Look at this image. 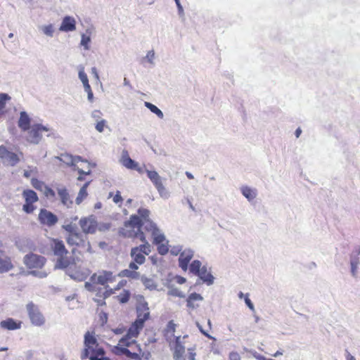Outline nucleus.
I'll return each instance as SVG.
<instances>
[{
  "instance_id": "obj_40",
  "label": "nucleus",
  "mask_w": 360,
  "mask_h": 360,
  "mask_svg": "<svg viewBox=\"0 0 360 360\" xmlns=\"http://www.w3.org/2000/svg\"><path fill=\"white\" fill-rule=\"evenodd\" d=\"M155 53L153 50H150L147 52L146 56L143 58V61H147L152 65H155Z\"/></svg>"
},
{
  "instance_id": "obj_35",
  "label": "nucleus",
  "mask_w": 360,
  "mask_h": 360,
  "mask_svg": "<svg viewBox=\"0 0 360 360\" xmlns=\"http://www.w3.org/2000/svg\"><path fill=\"white\" fill-rule=\"evenodd\" d=\"M202 267L203 266L202 265V262L200 260L195 259L191 262L190 265H188V269L189 270L190 273L195 276L198 273H199Z\"/></svg>"
},
{
  "instance_id": "obj_39",
  "label": "nucleus",
  "mask_w": 360,
  "mask_h": 360,
  "mask_svg": "<svg viewBox=\"0 0 360 360\" xmlns=\"http://www.w3.org/2000/svg\"><path fill=\"white\" fill-rule=\"evenodd\" d=\"M132 349L136 350L134 352H131L129 359L134 360H141V354L142 352L141 348L139 345H136V347L132 348Z\"/></svg>"
},
{
  "instance_id": "obj_48",
  "label": "nucleus",
  "mask_w": 360,
  "mask_h": 360,
  "mask_svg": "<svg viewBox=\"0 0 360 360\" xmlns=\"http://www.w3.org/2000/svg\"><path fill=\"white\" fill-rule=\"evenodd\" d=\"M106 120H101L98 122H96L95 128L96 129L100 132L102 133L104 131V128L106 127Z\"/></svg>"
},
{
  "instance_id": "obj_8",
  "label": "nucleus",
  "mask_w": 360,
  "mask_h": 360,
  "mask_svg": "<svg viewBox=\"0 0 360 360\" xmlns=\"http://www.w3.org/2000/svg\"><path fill=\"white\" fill-rule=\"evenodd\" d=\"M27 311L29 318L32 325L35 326H41L45 323V318L40 312L37 306L30 302L27 304Z\"/></svg>"
},
{
  "instance_id": "obj_55",
  "label": "nucleus",
  "mask_w": 360,
  "mask_h": 360,
  "mask_svg": "<svg viewBox=\"0 0 360 360\" xmlns=\"http://www.w3.org/2000/svg\"><path fill=\"white\" fill-rule=\"evenodd\" d=\"M118 297L121 303H126L129 299V293L128 292H125L123 295H120Z\"/></svg>"
},
{
  "instance_id": "obj_12",
  "label": "nucleus",
  "mask_w": 360,
  "mask_h": 360,
  "mask_svg": "<svg viewBox=\"0 0 360 360\" xmlns=\"http://www.w3.org/2000/svg\"><path fill=\"white\" fill-rule=\"evenodd\" d=\"M194 256V250L190 248H186L183 250L181 255L178 259L179 266L184 271H186L188 269V265L191 260Z\"/></svg>"
},
{
  "instance_id": "obj_26",
  "label": "nucleus",
  "mask_w": 360,
  "mask_h": 360,
  "mask_svg": "<svg viewBox=\"0 0 360 360\" xmlns=\"http://www.w3.org/2000/svg\"><path fill=\"white\" fill-rule=\"evenodd\" d=\"M240 191L243 195L248 200H253L257 195V191L255 188H250L247 186H242Z\"/></svg>"
},
{
  "instance_id": "obj_28",
  "label": "nucleus",
  "mask_w": 360,
  "mask_h": 360,
  "mask_svg": "<svg viewBox=\"0 0 360 360\" xmlns=\"http://www.w3.org/2000/svg\"><path fill=\"white\" fill-rule=\"evenodd\" d=\"M143 324L135 321L128 329L127 333L126 335L135 339L138 337L140 330L143 328Z\"/></svg>"
},
{
  "instance_id": "obj_43",
  "label": "nucleus",
  "mask_w": 360,
  "mask_h": 360,
  "mask_svg": "<svg viewBox=\"0 0 360 360\" xmlns=\"http://www.w3.org/2000/svg\"><path fill=\"white\" fill-rule=\"evenodd\" d=\"M31 184L34 188L39 191H43L46 186L42 181L34 178L32 179Z\"/></svg>"
},
{
  "instance_id": "obj_25",
  "label": "nucleus",
  "mask_w": 360,
  "mask_h": 360,
  "mask_svg": "<svg viewBox=\"0 0 360 360\" xmlns=\"http://www.w3.org/2000/svg\"><path fill=\"white\" fill-rule=\"evenodd\" d=\"M203 300V297L198 293L193 292L189 295L187 298V307L191 309H196L199 307L198 302H202Z\"/></svg>"
},
{
  "instance_id": "obj_63",
  "label": "nucleus",
  "mask_w": 360,
  "mask_h": 360,
  "mask_svg": "<svg viewBox=\"0 0 360 360\" xmlns=\"http://www.w3.org/2000/svg\"><path fill=\"white\" fill-rule=\"evenodd\" d=\"M245 304H247V306L251 309V310H254L255 309V307H254V304H252V302H251V300L248 297H246L245 299Z\"/></svg>"
},
{
  "instance_id": "obj_53",
  "label": "nucleus",
  "mask_w": 360,
  "mask_h": 360,
  "mask_svg": "<svg viewBox=\"0 0 360 360\" xmlns=\"http://www.w3.org/2000/svg\"><path fill=\"white\" fill-rule=\"evenodd\" d=\"M91 117L94 119L96 122L101 120V117L102 115V112L98 110H94L91 112Z\"/></svg>"
},
{
  "instance_id": "obj_21",
  "label": "nucleus",
  "mask_w": 360,
  "mask_h": 360,
  "mask_svg": "<svg viewBox=\"0 0 360 360\" xmlns=\"http://www.w3.org/2000/svg\"><path fill=\"white\" fill-rule=\"evenodd\" d=\"M120 162L124 167L129 169H134V168H136L138 163L129 157L128 151L126 150H122L120 159Z\"/></svg>"
},
{
  "instance_id": "obj_1",
  "label": "nucleus",
  "mask_w": 360,
  "mask_h": 360,
  "mask_svg": "<svg viewBox=\"0 0 360 360\" xmlns=\"http://www.w3.org/2000/svg\"><path fill=\"white\" fill-rule=\"evenodd\" d=\"M150 212L148 209L139 208V215H131L129 221L125 222V227L131 228L135 231H141V228L151 233L153 243L158 246V252L161 255H165L169 252V241L165 234L150 219Z\"/></svg>"
},
{
  "instance_id": "obj_16",
  "label": "nucleus",
  "mask_w": 360,
  "mask_h": 360,
  "mask_svg": "<svg viewBox=\"0 0 360 360\" xmlns=\"http://www.w3.org/2000/svg\"><path fill=\"white\" fill-rule=\"evenodd\" d=\"M137 319L136 321L141 324H144V322L149 319L150 311L148 306V303L145 301L140 302L136 307Z\"/></svg>"
},
{
  "instance_id": "obj_36",
  "label": "nucleus",
  "mask_w": 360,
  "mask_h": 360,
  "mask_svg": "<svg viewBox=\"0 0 360 360\" xmlns=\"http://www.w3.org/2000/svg\"><path fill=\"white\" fill-rule=\"evenodd\" d=\"M41 30L46 36L53 37L55 32L54 26L52 24L44 25L39 27Z\"/></svg>"
},
{
  "instance_id": "obj_4",
  "label": "nucleus",
  "mask_w": 360,
  "mask_h": 360,
  "mask_svg": "<svg viewBox=\"0 0 360 360\" xmlns=\"http://www.w3.org/2000/svg\"><path fill=\"white\" fill-rule=\"evenodd\" d=\"M104 349L99 345L94 333L87 331L84 337V349L80 355L82 360L88 359L94 354H105Z\"/></svg>"
},
{
  "instance_id": "obj_17",
  "label": "nucleus",
  "mask_w": 360,
  "mask_h": 360,
  "mask_svg": "<svg viewBox=\"0 0 360 360\" xmlns=\"http://www.w3.org/2000/svg\"><path fill=\"white\" fill-rule=\"evenodd\" d=\"M86 239L87 238L86 236L78 231L73 234L68 235L66 240L70 245L85 247Z\"/></svg>"
},
{
  "instance_id": "obj_5",
  "label": "nucleus",
  "mask_w": 360,
  "mask_h": 360,
  "mask_svg": "<svg viewBox=\"0 0 360 360\" xmlns=\"http://www.w3.org/2000/svg\"><path fill=\"white\" fill-rule=\"evenodd\" d=\"M186 338H188V335H184L183 338L181 336L176 337L173 354L175 360H186V358L188 360H195L196 354L194 347L188 348V355L186 354L184 340Z\"/></svg>"
},
{
  "instance_id": "obj_62",
  "label": "nucleus",
  "mask_w": 360,
  "mask_h": 360,
  "mask_svg": "<svg viewBox=\"0 0 360 360\" xmlns=\"http://www.w3.org/2000/svg\"><path fill=\"white\" fill-rule=\"evenodd\" d=\"M87 93V98L88 101L91 103L93 102L94 100V94L92 92L91 89H89V90L85 91Z\"/></svg>"
},
{
  "instance_id": "obj_50",
  "label": "nucleus",
  "mask_w": 360,
  "mask_h": 360,
  "mask_svg": "<svg viewBox=\"0 0 360 360\" xmlns=\"http://www.w3.org/2000/svg\"><path fill=\"white\" fill-rule=\"evenodd\" d=\"M34 210L35 206L33 205V203L25 202L22 206V210L27 214L32 213Z\"/></svg>"
},
{
  "instance_id": "obj_52",
  "label": "nucleus",
  "mask_w": 360,
  "mask_h": 360,
  "mask_svg": "<svg viewBox=\"0 0 360 360\" xmlns=\"http://www.w3.org/2000/svg\"><path fill=\"white\" fill-rule=\"evenodd\" d=\"M89 359L90 360H110L108 357L105 356V354L98 355L97 354L91 355Z\"/></svg>"
},
{
  "instance_id": "obj_54",
  "label": "nucleus",
  "mask_w": 360,
  "mask_h": 360,
  "mask_svg": "<svg viewBox=\"0 0 360 360\" xmlns=\"http://www.w3.org/2000/svg\"><path fill=\"white\" fill-rule=\"evenodd\" d=\"M229 360H241V356L237 352H231L229 354Z\"/></svg>"
},
{
  "instance_id": "obj_32",
  "label": "nucleus",
  "mask_w": 360,
  "mask_h": 360,
  "mask_svg": "<svg viewBox=\"0 0 360 360\" xmlns=\"http://www.w3.org/2000/svg\"><path fill=\"white\" fill-rule=\"evenodd\" d=\"M89 185V181L85 183L83 186L80 188L78 195L75 199V202L77 205H80L82 201L87 197V187Z\"/></svg>"
},
{
  "instance_id": "obj_11",
  "label": "nucleus",
  "mask_w": 360,
  "mask_h": 360,
  "mask_svg": "<svg viewBox=\"0 0 360 360\" xmlns=\"http://www.w3.org/2000/svg\"><path fill=\"white\" fill-rule=\"evenodd\" d=\"M20 156H22V153H20L19 155L9 151L4 146H0V159L4 163L8 165L15 166L20 161Z\"/></svg>"
},
{
  "instance_id": "obj_14",
  "label": "nucleus",
  "mask_w": 360,
  "mask_h": 360,
  "mask_svg": "<svg viewBox=\"0 0 360 360\" xmlns=\"http://www.w3.org/2000/svg\"><path fill=\"white\" fill-rule=\"evenodd\" d=\"M114 280V276L110 271H103L98 274H94L91 277V281L93 283L105 285L108 283H111Z\"/></svg>"
},
{
  "instance_id": "obj_31",
  "label": "nucleus",
  "mask_w": 360,
  "mask_h": 360,
  "mask_svg": "<svg viewBox=\"0 0 360 360\" xmlns=\"http://www.w3.org/2000/svg\"><path fill=\"white\" fill-rule=\"evenodd\" d=\"M13 268L11 261L9 258L0 257V274L6 273Z\"/></svg>"
},
{
  "instance_id": "obj_60",
  "label": "nucleus",
  "mask_w": 360,
  "mask_h": 360,
  "mask_svg": "<svg viewBox=\"0 0 360 360\" xmlns=\"http://www.w3.org/2000/svg\"><path fill=\"white\" fill-rule=\"evenodd\" d=\"M122 201V198L120 195V191H117L115 195L113 197V202L116 204Z\"/></svg>"
},
{
  "instance_id": "obj_6",
  "label": "nucleus",
  "mask_w": 360,
  "mask_h": 360,
  "mask_svg": "<svg viewBox=\"0 0 360 360\" xmlns=\"http://www.w3.org/2000/svg\"><path fill=\"white\" fill-rule=\"evenodd\" d=\"M146 174L148 178L157 189L160 196L163 199H168L170 197V193L163 185V179L159 174L155 170H147Z\"/></svg>"
},
{
  "instance_id": "obj_41",
  "label": "nucleus",
  "mask_w": 360,
  "mask_h": 360,
  "mask_svg": "<svg viewBox=\"0 0 360 360\" xmlns=\"http://www.w3.org/2000/svg\"><path fill=\"white\" fill-rule=\"evenodd\" d=\"M90 35H86L85 34H82L80 44L84 48L85 50H89L90 47L89 44L90 43Z\"/></svg>"
},
{
  "instance_id": "obj_20",
  "label": "nucleus",
  "mask_w": 360,
  "mask_h": 360,
  "mask_svg": "<svg viewBox=\"0 0 360 360\" xmlns=\"http://www.w3.org/2000/svg\"><path fill=\"white\" fill-rule=\"evenodd\" d=\"M76 29V21L71 16H65L62 20L59 30L61 32H72Z\"/></svg>"
},
{
  "instance_id": "obj_56",
  "label": "nucleus",
  "mask_w": 360,
  "mask_h": 360,
  "mask_svg": "<svg viewBox=\"0 0 360 360\" xmlns=\"http://www.w3.org/2000/svg\"><path fill=\"white\" fill-rule=\"evenodd\" d=\"M44 190V193L46 196H51L54 197L55 196V192L53 189L48 187L47 186H45Z\"/></svg>"
},
{
  "instance_id": "obj_59",
  "label": "nucleus",
  "mask_w": 360,
  "mask_h": 360,
  "mask_svg": "<svg viewBox=\"0 0 360 360\" xmlns=\"http://www.w3.org/2000/svg\"><path fill=\"white\" fill-rule=\"evenodd\" d=\"M196 326L198 328V329L200 330V331L205 335L206 336L207 338H210V339H213V337H212L210 335H209L207 332H205L201 325L198 323V322H196Z\"/></svg>"
},
{
  "instance_id": "obj_37",
  "label": "nucleus",
  "mask_w": 360,
  "mask_h": 360,
  "mask_svg": "<svg viewBox=\"0 0 360 360\" xmlns=\"http://www.w3.org/2000/svg\"><path fill=\"white\" fill-rule=\"evenodd\" d=\"M141 281L146 288L150 290H154L157 288V284L153 278L142 276Z\"/></svg>"
},
{
  "instance_id": "obj_7",
  "label": "nucleus",
  "mask_w": 360,
  "mask_h": 360,
  "mask_svg": "<svg viewBox=\"0 0 360 360\" xmlns=\"http://www.w3.org/2000/svg\"><path fill=\"white\" fill-rule=\"evenodd\" d=\"M43 131L50 132L47 136L53 134V130L46 126L40 124H34L28 132L27 141L32 143L38 144L42 137Z\"/></svg>"
},
{
  "instance_id": "obj_9",
  "label": "nucleus",
  "mask_w": 360,
  "mask_h": 360,
  "mask_svg": "<svg viewBox=\"0 0 360 360\" xmlns=\"http://www.w3.org/2000/svg\"><path fill=\"white\" fill-rule=\"evenodd\" d=\"M46 259L41 255L30 253L23 258V263L28 269H41L46 264Z\"/></svg>"
},
{
  "instance_id": "obj_29",
  "label": "nucleus",
  "mask_w": 360,
  "mask_h": 360,
  "mask_svg": "<svg viewBox=\"0 0 360 360\" xmlns=\"http://www.w3.org/2000/svg\"><path fill=\"white\" fill-rule=\"evenodd\" d=\"M0 326L7 330H16L20 328L21 326L20 323H17L11 318L1 321Z\"/></svg>"
},
{
  "instance_id": "obj_22",
  "label": "nucleus",
  "mask_w": 360,
  "mask_h": 360,
  "mask_svg": "<svg viewBox=\"0 0 360 360\" xmlns=\"http://www.w3.org/2000/svg\"><path fill=\"white\" fill-rule=\"evenodd\" d=\"M57 193L62 204L67 207H70L72 205V200L70 199L66 188L65 186H58L57 188Z\"/></svg>"
},
{
  "instance_id": "obj_23",
  "label": "nucleus",
  "mask_w": 360,
  "mask_h": 360,
  "mask_svg": "<svg viewBox=\"0 0 360 360\" xmlns=\"http://www.w3.org/2000/svg\"><path fill=\"white\" fill-rule=\"evenodd\" d=\"M138 269L139 266L136 264L131 262L129 265V269L122 271L120 276L136 279L139 277V273L136 271Z\"/></svg>"
},
{
  "instance_id": "obj_13",
  "label": "nucleus",
  "mask_w": 360,
  "mask_h": 360,
  "mask_svg": "<svg viewBox=\"0 0 360 360\" xmlns=\"http://www.w3.org/2000/svg\"><path fill=\"white\" fill-rule=\"evenodd\" d=\"M52 249L54 255L58 257L56 262H58L62 259L64 260L71 259V258H69L67 256L68 251L65 248L63 241L59 240H54L52 245Z\"/></svg>"
},
{
  "instance_id": "obj_47",
  "label": "nucleus",
  "mask_w": 360,
  "mask_h": 360,
  "mask_svg": "<svg viewBox=\"0 0 360 360\" xmlns=\"http://www.w3.org/2000/svg\"><path fill=\"white\" fill-rule=\"evenodd\" d=\"M183 247L182 245H174V246H172L170 249V253L171 255H174V256H177V255H181V253L183 251Z\"/></svg>"
},
{
  "instance_id": "obj_44",
  "label": "nucleus",
  "mask_w": 360,
  "mask_h": 360,
  "mask_svg": "<svg viewBox=\"0 0 360 360\" xmlns=\"http://www.w3.org/2000/svg\"><path fill=\"white\" fill-rule=\"evenodd\" d=\"M27 275H32L33 276L39 278H46L48 276V273L45 271H36L32 270L27 273Z\"/></svg>"
},
{
  "instance_id": "obj_3",
  "label": "nucleus",
  "mask_w": 360,
  "mask_h": 360,
  "mask_svg": "<svg viewBox=\"0 0 360 360\" xmlns=\"http://www.w3.org/2000/svg\"><path fill=\"white\" fill-rule=\"evenodd\" d=\"M79 259L76 257H71L70 260L60 259L56 262L54 269H63L65 271V274L69 276L72 279L77 281H84L90 274L91 271L88 268L78 266L77 263Z\"/></svg>"
},
{
  "instance_id": "obj_42",
  "label": "nucleus",
  "mask_w": 360,
  "mask_h": 360,
  "mask_svg": "<svg viewBox=\"0 0 360 360\" xmlns=\"http://www.w3.org/2000/svg\"><path fill=\"white\" fill-rule=\"evenodd\" d=\"M63 229L69 233L68 235H71L73 234L74 233L78 232L77 226H76V224H73L72 222L67 224H64L63 226Z\"/></svg>"
},
{
  "instance_id": "obj_18",
  "label": "nucleus",
  "mask_w": 360,
  "mask_h": 360,
  "mask_svg": "<svg viewBox=\"0 0 360 360\" xmlns=\"http://www.w3.org/2000/svg\"><path fill=\"white\" fill-rule=\"evenodd\" d=\"M359 255L360 247L358 246L355 248L350 255L351 274L354 277H356L357 275L359 264L360 263Z\"/></svg>"
},
{
  "instance_id": "obj_24",
  "label": "nucleus",
  "mask_w": 360,
  "mask_h": 360,
  "mask_svg": "<svg viewBox=\"0 0 360 360\" xmlns=\"http://www.w3.org/2000/svg\"><path fill=\"white\" fill-rule=\"evenodd\" d=\"M61 162L67 165L76 166L79 162H85L80 156H72L70 154H62L60 158H58Z\"/></svg>"
},
{
  "instance_id": "obj_27",
  "label": "nucleus",
  "mask_w": 360,
  "mask_h": 360,
  "mask_svg": "<svg viewBox=\"0 0 360 360\" xmlns=\"http://www.w3.org/2000/svg\"><path fill=\"white\" fill-rule=\"evenodd\" d=\"M30 119L28 115L24 111L21 112L20 119L18 120V127L22 131H27L30 129Z\"/></svg>"
},
{
  "instance_id": "obj_58",
  "label": "nucleus",
  "mask_w": 360,
  "mask_h": 360,
  "mask_svg": "<svg viewBox=\"0 0 360 360\" xmlns=\"http://www.w3.org/2000/svg\"><path fill=\"white\" fill-rule=\"evenodd\" d=\"M95 283H91L89 282H86L84 284L85 288L89 291H94L96 290V287L94 285Z\"/></svg>"
},
{
  "instance_id": "obj_45",
  "label": "nucleus",
  "mask_w": 360,
  "mask_h": 360,
  "mask_svg": "<svg viewBox=\"0 0 360 360\" xmlns=\"http://www.w3.org/2000/svg\"><path fill=\"white\" fill-rule=\"evenodd\" d=\"M84 162H86V163L87 164V168H88V170H87V171H84V170H83L82 169L77 168V171H78V172H79V174L80 175H82V174H86V175H87V174H91V169H90V167H92L93 165H92L91 163L88 162L87 161H85ZM75 169H76V168H75ZM83 179H83V177H82V176H79L77 178V180H78V181H82Z\"/></svg>"
},
{
  "instance_id": "obj_15",
  "label": "nucleus",
  "mask_w": 360,
  "mask_h": 360,
  "mask_svg": "<svg viewBox=\"0 0 360 360\" xmlns=\"http://www.w3.org/2000/svg\"><path fill=\"white\" fill-rule=\"evenodd\" d=\"M39 221L44 225L52 226L57 223L58 217L51 212L41 209L39 214Z\"/></svg>"
},
{
  "instance_id": "obj_33",
  "label": "nucleus",
  "mask_w": 360,
  "mask_h": 360,
  "mask_svg": "<svg viewBox=\"0 0 360 360\" xmlns=\"http://www.w3.org/2000/svg\"><path fill=\"white\" fill-rule=\"evenodd\" d=\"M120 345L123 346L126 348L132 347L134 346L136 347V345H138L134 338H132L127 335L122 337L119 341Z\"/></svg>"
},
{
  "instance_id": "obj_10",
  "label": "nucleus",
  "mask_w": 360,
  "mask_h": 360,
  "mask_svg": "<svg viewBox=\"0 0 360 360\" xmlns=\"http://www.w3.org/2000/svg\"><path fill=\"white\" fill-rule=\"evenodd\" d=\"M79 224L85 234H94L97 231L98 222L94 215L81 218Z\"/></svg>"
},
{
  "instance_id": "obj_51",
  "label": "nucleus",
  "mask_w": 360,
  "mask_h": 360,
  "mask_svg": "<svg viewBox=\"0 0 360 360\" xmlns=\"http://www.w3.org/2000/svg\"><path fill=\"white\" fill-rule=\"evenodd\" d=\"M168 295L179 297H184V293L179 290L178 288H172L168 291Z\"/></svg>"
},
{
  "instance_id": "obj_64",
  "label": "nucleus",
  "mask_w": 360,
  "mask_h": 360,
  "mask_svg": "<svg viewBox=\"0 0 360 360\" xmlns=\"http://www.w3.org/2000/svg\"><path fill=\"white\" fill-rule=\"evenodd\" d=\"M91 74L94 75L96 81H99V75L97 69L95 67L91 68Z\"/></svg>"
},
{
  "instance_id": "obj_30",
  "label": "nucleus",
  "mask_w": 360,
  "mask_h": 360,
  "mask_svg": "<svg viewBox=\"0 0 360 360\" xmlns=\"http://www.w3.org/2000/svg\"><path fill=\"white\" fill-rule=\"evenodd\" d=\"M22 197L27 203H34L37 202L39 200L36 192L30 189L25 190L22 192Z\"/></svg>"
},
{
  "instance_id": "obj_46",
  "label": "nucleus",
  "mask_w": 360,
  "mask_h": 360,
  "mask_svg": "<svg viewBox=\"0 0 360 360\" xmlns=\"http://www.w3.org/2000/svg\"><path fill=\"white\" fill-rule=\"evenodd\" d=\"M10 99L11 97L8 94L4 93L0 94V110L5 108L6 101Z\"/></svg>"
},
{
  "instance_id": "obj_34",
  "label": "nucleus",
  "mask_w": 360,
  "mask_h": 360,
  "mask_svg": "<svg viewBox=\"0 0 360 360\" xmlns=\"http://www.w3.org/2000/svg\"><path fill=\"white\" fill-rule=\"evenodd\" d=\"M78 77L80 81L82 82L84 91L89 90L91 88V86L89 83V79L87 75L84 72V68H81L79 70Z\"/></svg>"
},
{
  "instance_id": "obj_38",
  "label": "nucleus",
  "mask_w": 360,
  "mask_h": 360,
  "mask_svg": "<svg viewBox=\"0 0 360 360\" xmlns=\"http://www.w3.org/2000/svg\"><path fill=\"white\" fill-rule=\"evenodd\" d=\"M145 106L149 109L153 113L155 114L159 118L162 119L164 114L156 105L149 102H145Z\"/></svg>"
},
{
  "instance_id": "obj_19",
  "label": "nucleus",
  "mask_w": 360,
  "mask_h": 360,
  "mask_svg": "<svg viewBox=\"0 0 360 360\" xmlns=\"http://www.w3.org/2000/svg\"><path fill=\"white\" fill-rule=\"evenodd\" d=\"M195 276H197L203 283L207 285H211L214 283V277L212 275L210 271H208L207 267L205 265L203 266L199 273H198Z\"/></svg>"
},
{
  "instance_id": "obj_61",
  "label": "nucleus",
  "mask_w": 360,
  "mask_h": 360,
  "mask_svg": "<svg viewBox=\"0 0 360 360\" xmlns=\"http://www.w3.org/2000/svg\"><path fill=\"white\" fill-rule=\"evenodd\" d=\"M134 169L136 170L139 174H143L144 172L146 173V171L148 170V169H146L145 165L140 167L138 163L136 167L134 168Z\"/></svg>"
},
{
  "instance_id": "obj_2",
  "label": "nucleus",
  "mask_w": 360,
  "mask_h": 360,
  "mask_svg": "<svg viewBox=\"0 0 360 360\" xmlns=\"http://www.w3.org/2000/svg\"><path fill=\"white\" fill-rule=\"evenodd\" d=\"M120 232L124 237L136 238L143 243V244L132 248L130 252V256L133 259L132 262L136 264L137 266L143 264L146 262V256L151 252V245L146 240L145 234L142 231H135L131 228L125 226Z\"/></svg>"
},
{
  "instance_id": "obj_57",
  "label": "nucleus",
  "mask_w": 360,
  "mask_h": 360,
  "mask_svg": "<svg viewBox=\"0 0 360 360\" xmlns=\"http://www.w3.org/2000/svg\"><path fill=\"white\" fill-rule=\"evenodd\" d=\"M114 293V290L112 288H108V286L107 285L105 287V290L103 292V298H106Z\"/></svg>"
},
{
  "instance_id": "obj_49",
  "label": "nucleus",
  "mask_w": 360,
  "mask_h": 360,
  "mask_svg": "<svg viewBox=\"0 0 360 360\" xmlns=\"http://www.w3.org/2000/svg\"><path fill=\"white\" fill-rule=\"evenodd\" d=\"M126 347H123V346H121L120 345V343H118L117 345L115 346L112 349V352H113V354H115V355L117 356H120V355H122L124 354V351Z\"/></svg>"
}]
</instances>
